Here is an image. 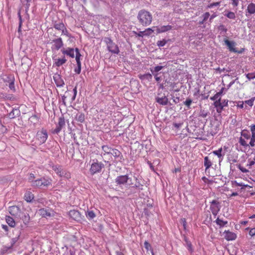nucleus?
<instances>
[{
  "label": "nucleus",
  "instance_id": "bb28decb",
  "mask_svg": "<svg viewBox=\"0 0 255 255\" xmlns=\"http://www.w3.org/2000/svg\"><path fill=\"white\" fill-rule=\"evenodd\" d=\"M5 220L7 224L11 227H14L15 226V222L14 219L10 216H6Z\"/></svg>",
  "mask_w": 255,
  "mask_h": 255
},
{
  "label": "nucleus",
  "instance_id": "412c9836",
  "mask_svg": "<svg viewBox=\"0 0 255 255\" xmlns=\"http://www.w3.org/2000/svg\"><path fill=\"white\" fill-rule=\"evenodd\" d=\"M65 122L64 118H60L58 120V125L55 129V132L56 133H59L61 131L62 128L65 126Z\"/></svg>",
  "mask_w": 255,
  "mask_h": 255
},
{
  "label": "nucleus",
  "instance_id": "ea45409f",
  "mask_svg": "<svg viewBox=\"0 0 255 255\" xmlns=\"http://www.w3.org/2000/svg\"><path fill=\"white\" fill-rule=\"evenodd\" d=\"M210 100L215 101H220L221 98V96L217 93L214 96L210 97Z\"/></svg>",
  "mask_w": 255,
  "mask_h": 255
},
{
  "label": "nucleus",
  "instance_id": "9d476101",
  "mask_svg": "<svg viewBox=\"0 0 255 255\" xmlns=\"http://www.w3.org/2000/svg\"><path fill=\"white\" fill-rule=\"evenodd\" d=\"M210 208L213 215L216 216L220 210L219 202L215 200H213L211 202Z\"/></svg>",
  "mask_w": 255,
  "mask_h": 255
},
{
  "label": "nucleus",
  "instance_id": "7ed1b4c3",
  "mask_svg": "<svg viewBox=\"0 0 255 255\" xmlns=\"http://www.w3.org/2000/svg\"><path fill=\"white\" fill-rule=\"evenodd\" d=\"M225 45L227 46L230 52L241 54L245 51V48H241L240 50H238L236 47V43L234 41H230L227 38H225L224 40Z\"/></svg>",
  "mask_w": 255,
  "mask_h": 255
},
{
  "label": "nucleus",
  "instance_id": "37998d69",
  "mask_svg": "<svg viewBox=\"0 0 255 255\" xmlns=\"http://www.w3.org/2000/svg\"><path fill=\"white\" fill-rule=\"evenodd\" d=\"M220 1L211 3L208 5V7L209 8H212L213 7L219 6L220 5Z\"/></svg>",
  "mask_w": 255,
  "mask_h": 255
},
{
  "label": "nucleus",
  "instance_id": "1a4fd4ad",
  "mask_svg": "<svg viewBox=\"0 0 255 255\" xmlns=\"http://www.w3.org/2000/svg\"><path fill=\"white\" fill-rule=\"evenodd\" d=\"M38 214L42 217L47 218L54 216L55 212L52 209L41 208L38 210Z\"/></svg>",
  "mask_w": 255,
  "mask_h": 255
},
{
  "label": "nucleus",
  "instance_id": "680f3d73",
  "mask_svg": "<svg viewBox=\"0 0 255 255\" xmlns=\"http://www.w3.org/2000/svg\"><path fill=\"white\" fill-rule=\"evenodd\" d=\"M64 177H66L67 178H70V173L69 172H66L65 171H64Z\"/></svg>",
  "mask_w": 255,
  "mask_h": 255
},
{
  "label": "nucleus",
  "instance_id": "a18cd8bd",
  "mask_svg": "<svg viewBox=\"0 0 255 255\" xmlns=\"http://www.w3.org/2000/svg\"><path fill=\"white\" fill-rule=\"evenodd\" d=\"M163 68V66H157L156 67H154V70H153L152 69H150V71H151V72L153 73V72H158V71H160L161 69H162V68Z\"/></svg>",
  "mask_w": 255,
  "mask_h": 255
},
{
  "label": "nucleus",
  "instance_id": "a211bd4d",
  "mask_svg": "<svg viewBox=\"0 0 255 255\" xmlns=\"http://www.w3.org/2000/svg\"><path fill=\"white\" fill-rule=\"evenodd\" d=\"M224 234H225V239L228 241H233L237 238V235L230 231H225Z\"/></svg>",
  "mask_w": 255,
  "mask_h": 255
},
{
  "label": "nucleus",
  "instance_id": "a878e982",
  "mask_svg": "<svg viewBox=\"0 0 255 255\" xmlns=\"http://www.w3.org/2000/svg\"><path fill=\"white\" fill-rule=\"evenodd\" d=\"M246 12L250 14H253L255 13V3L251 2L248 4L246 9Z\"/></svg>",
  "mask_w": 255,
  "mask_h": 255
},
{
  "label": "nucleus",
  "instance_id": "0e129e2a",
  "mask_svg": "<svg viewBox=\"0 0 255 255\" xmlns=\"http://www.w3.org/2000/svg\"><path fill=\"white\" fill-rule=\"evenodd\" d=\"M74 71L77 74H79L81 72V67H77L75 69Z\"/></svg>",
  "mask_w": 255,
  "mask_h": 255
},
{
  "label": "nucleus",
  "instance_id": "7c9ffc66",
  "mask_svg": "<svg viewBox=\"0 0 255 255\" xmlns=\"http://www.w3.org/2000/svg\"><path fill=\"white\" fill-rule=\"evenodd\" d=\"M209 115V112L207 110L201 109L199 113L198 117L201 118H206Z\"/></svg>",
  "mask_w": 255,
  "mask_h": 255
},
{
  "label": "nucleus",
  "instance_id": "39448f33",
  "mask_svg": "<svg viewBox=\"0 0 255 255\" xmlns=\"http://www.w3.org/2000/svg\"><path fill=\"white\" fill-rule=\"evenodd\" d=\"M36 139L39 145L45 143L48 137V134L46 129L42 128L37 131L36 135Z\"/></svg>",
  "mask_w": 255,
  "mask_h": 255
},
{
  "label": "nucleus",
  "instance_id": "79ce46f5",
  "mask_svg": "<svg viewBox=\"0 0 255 255\" xmlns=\"http://www.w3.org/2000/svg\"><path fill=\"white\" fill-rule=\"evenodd\" d=\"M167 43V41L165 39H163L162 40H159L157 42V45L159 47H162L164 46Z\"/></svg>",
  "mask_w": 255,
  "mask_h": 255
},
{
  "label": "nucleus",
  "instance_id": "c756f323",
  "mask_svg": "<svg viewBox=\"0 0 255 255\" xmlns=\"http://www.w3.org/2000/svg\"><path fill=\"white\" fill-rule=\"evenodd\" d=\"M54 79L58 87H62L64 84V81L61 79L59 75L54 77Z\"/></svg>",
  "mask_w": 255,
  "mask_h": 255
},
{
  "label": "nucleus",
  "instance_id": "338daca9",
  "mask_svg": "<svg viewBox=\"0 0 255 255\" xmlns=\"http://www.w3.org/2000/svg\"><path fill=\"white\" fill-rule=\"evenodd\" d=\"M15 111H17L16 110H15ZM15 111L14 110H12L9 114V116L10 117V118H14V113Z\"/></svg>",
  "mask_w": 255,
  "mask_h": 255
},
{
  "label": "nucleus",
  "instance_id": "9b49d317",
  "mask_svg": "<svg viewBox=\"0 0 255 255\" xmlns=\"http://www.w3.org/2000/svg\"><path fill=\"white\" fill-rule=\"evenodd\" d=\"M153 30L152 28H148L145 29L144 31H140L138 32L133 31V32L136 37H143V36H149L153 32Z\"/></svg>",
  "mask_w": 255,
  "mask_h": 255
},
{
  "label": "nucleus",
  "instance_id": "c9c22d12",
  "mask_svg": "<svg viewBox=\"0 0 255 255\" xmlns=\"http://www.w3.org/2000/svg\"><path fill=\"white\" fill-rule=\"evenodd\" d=\"M9 89L12 90V91H15V89L14 87V78H13L10 80V82L9 84Z\"/></svg>",
  "mask_w": 255,
  "mask_h": 255
},
{
  "label": "nucleus",
  "instance_id": "bf43d9fd",
  "mask_svg": "<svg viewBox=\"0 0 255 255\" xmlns=\"http://www.w3.org/2000/svg\"><path fill=\"white\" fill-rule=\"evenodd\" d=\"M248 162L249 163L248 165L249 166L250 168H251L252 166L255 164V158L254 159V160H251L250 159H249Z\"/></svg>",
  "mask_w": 255,
  "mask_h": 255
},
{
  "label": "nucleus",
  "instance_id": "052dcab7",
  "mask_svg": "<svg viewBox=\"0 0 255 255\" xmlns=\"http://www.w3.org/2000/svg\"><path fill=\"white\" fill-rule=\"evenodd\" d=\"M73 93H74V95H73V98H72V100H74L75 99V98L76 97V95H77V87H75L74 89H73Z\"/></svg>",
  "mask_w": 255,
  "mask_h": 255
},
{
  "label": "nucleus",
  "instance_id": "72a5a7b5",
  "mask_svg": "<svg viewBox=\"0 0 255 255\" xmlns=\"http://www.w3.org/2000/svg\"><path fill=\"white\" fill-rule=\"evenodd\" d=\"M152 76L151 74H149V73L145 74L143 75H141L139 76V78L141 80L146 79L148 80H151L152 79Z\"/></svg>",
  "mask_w": 255,
  "mask_h": 255
},
{
  "label": "nucleus",
  "instance_id": "de8ad7c7",
  "mask_svg": "<svg viewBox=\"0 0 255 255\" xmlns=\"http://www.w3.org/2000/svg\"><path fill=\"white\" fill-rule=\"evenodd\" d=\"M202 180L204 182V183L207 184H212L213 182V181L212 180H209L207 178H206L205 176H203L202 178Z\"/></svg>",
  "mask_w": 255,
  "mask_h": 255
},
{
  "label": "nucleus",
  "instance_id": "c03bdc74",
  "mask_svg": "<svg viewBox=\"0 0 255 255\" xmlns=\"http://www.w3.org/2000/svg\"><path fill=\"white\" fill-rule=\"evenodd\" d=\"M7 130V129L5 126H4L2 124L1 121H0V132L4 133Z\"/></svg>",
  "mask_w": 255,
  "mask_h": 255
},
{
  "label": "nucleus",
  "instance_id": "69168bd1",
  "mask_svg": "<svg viewBox=\"0 0 255 255\" xmlns=\"http://www.w3.org/2000/svg\"><path fill=\"white\" fill-rule=\"evenodd\" d=\"M250 145L252 147H254L255 145V141L253 140L252 138H251V140L250 142Z\"/></svg>",
  "mask_w": 255,
  "mask_h": 255
},
{
  "label": "nucleus",
  "instance_id": "5fc2aeb1",
  "mask_svg": "<svg viewBox=\"0 0 255 255\" xmlns=\"http://www.w3.org/2000/svg\"><path fill=\"white\" fill-rule=\"evenodd\" d=\"M210 16V13L209 12H205L203 15V19L204 21H206L209 17Z\"/></svg>",
  "mask_w": 255,
  "mask_h": 255
},
{
  "label": "nucleus",
  "instance_id": "2eb2a0df",
  "mask_svg": "<svg viewBox=\"0 0 255 255\" xmlns=\"http://www.w3.org/2000/svg\"><path fill=\"white\" fill-rule=\"evenodd\" d=\"M8 212L12 216L15 217L19 216L20 209L18 206H12L8 208Z\"/></svg>",
  "mask_w": 255,
  "mask_h": 255
},
{
  "label": "nucleus",
  "instance_id": "4d7b16f0",
  "mask_svg": "<svg viewBox=\"0 0 255 255\" xmlns=\"http://www.w3.org/2000/svg\"><path fill=\"white\" fill-rule=\"evenodd\" d=\"M187 248L190 253H192L193 252L192 246L190 242L187 243Z\"/></svg>",
  "mask_w": 255,
  "mask_h": 255
},
{
  "label": "nucleus",
  "instance_id": "864d4df0",
  "mask_svg": "<svg viewBox=\"0 0 255 255\" xmlns=\"http://www.w3.org/2000/svg\"><path fill=\"white\" fill-rule=\"evenodd\" d=\"M144 248L147 251L150 250V249H151V248L150 244L147 241H145L144 242Z\"/></svg>",
  "mask_w": 255,
  "mask_h": 255
},
{
  "label": "nucleus",
  "instance_id": "ddd939ff",
  "mask_svg": "<svg viewBox=\"0 0 255 255\" xmlns=\"http://www.w3.org/2000/svg\"><path fill=\"white\" fill-rule=\"evenodd\" d=\"M153 29L155 30L157 34L169 31L172 29V26L169 25H164L160 27L153 26Z\"/></svg>",
  "mask_w": 255,
  "mask_h": 255
},
{
  "label": "nucleus",
  "instance_id": "f3484780",
  "mask_svg": "<svg viewBox=\"0 0 255 255\" xmlns=\"http://www.w3.org/2000/svg\"><path fill=\"white\" fill-rule=\"evenodd\" d=\"M204 165L205 166V173L207 175L210 176L209 168L212 166V160L208 156L204 157Z\"/></svg>",
  "mask_w": 255,
  "mask_h": 255
},
{
  "label": "nucleus",
  "instance_id": "2f4dec72",
  "mask_svg": "<svg viewBox=\"0 0 255 255\" xmlns=\"http://www.w3.org/2000/svg\"><path fill=\"white\" fill-rule=\"evenodd\" d=\"M76 120L80 123H83L85 121V115L83 113L77 115L76 117Z\"/></svg>",
  "mask_w": 255,
  "mask_h": 255
},
{
  "label": "nucleus",
  "instance_id": "4468645a",
  "mask_svg": "<svg viewBox=\"0 0 255 255\" xmlns=\"http://www.w3.org/2000/svg\"><path fill=\"white\" fill-rule=\"evenodd\" d=\"M160 94H158V96L156 98V101L160 105L162 106L167 105L168 103V99L167 97L163 94L160 97Z\"/></svg>",
  "mask_w": 255,
  "mask_h": 255
},
{
  "label": "nucleus",
  "instance_id": "3c124183",
  "mask_svg": "<svg viewBox=\"0 0 255 255\" xmlns=\"http://www.w3.org/2000/svg\"><path fill=\"white\" fill-rule=\"evenodd\" d=\"M249 229H250L249 235L251 237H253V236H255V228L250 229L249 228H247L246 229V230H249Z\"/></svg>",
  "mask_w": 255,
  "mask_h": 255
},
{
  "label": "nucleus",
  "instance_id": "393cba45",
  "mask_svg": "<svg viewBox=\"0 0 255 255\" xmlns=\"http://www.w3.org/2000/svg\"><path fill=\"white\" fill-rule=\"evenodd\" d=\"M102 149L103 151L101 153V155L103 156H105L107 154H111V152L112 151L113 148H112L111 147H110L107 145H103L102 146Z\"/></svg>",
  "mask_w": 255,
  "mask_h": 255
},
{
  "label": "nucleus",
  "instance_id": "58836bf2",
  "mask_svg": "<svg viewBox=\"0 0 255 255\" xmlns=\"http://www.w3.org/2000/svg\"><path fill=\"white\" fill-rule=\"evenodd\" d=\"M18 17H19V25H18V31L19 33H21V26L22 24V17L20 14V13H18Z\"/></svg>",
  "mask_w": 255,
  "mask_h": 255
},
{
  "label": "nucleus",
  "instance_id": "20e7f679",
  "mask_svg": "<svg viewBox=\"0 0 255 255\" xmlns=\"http://www.w3.org/2000/svg\"><path fill=\"white\" fill-rule=\"evenodd\" d=\"M104 41L106 43L109 51L113 54H118L120 52L119 48L112 40L109 37L105 38Z\"/></svg>",
  "mask_w": 255,
  "mask_h": 255
},
{
  "label": "nucleus",
  "instance_id": "603ef678",
  "mask_svg": "<svg viewBox=\"0 0 255 255\" xmlns=\"http://www.w3.org/2000/svg\"><path fill=\"white\" fill-rule=\"evenodd\" d=\"M192 102V101L190 99H187L184 102V104L185 105H186L188 108L190 107L191 103Z\"/></svg>",
  "mask_w": 255,
  "mask_h": 255
},
{
  "label": "nucleus",
  "instance_id": "09e8293b",
  "mask_svg": "<svg viewBox=\"0 0 255 255\" xmlns=\"http://www.w3.org/2000/svg\"><path fill=\"white\" fill-rule=\"evenodd\" d=\"M254 101V98L251 99L250 100L245 101V103L248 104L250 107H252L253 105Z\"/></svg>",
  "mask_w": 255,
  "mask_h": 255
},
{
  "label": "nucleus",
  "instance_id": "6e6d98bb",
  "mask_svg": "<svg viewBox=\"0 0 255 255\" xmlns=\"http://www.w3.org/2000/svg\"><path fill=\"white\" fill-rule=\"evenodd\" d=\"M240 143L243 146H247L248 144L246 140L242 138H241L239 141Z\"/></svg>",
  "mask_w": 255,
  "mask_h": 255
},
{
  "label": "nucleus",
  "instance_id": "13d9d810",
  "mask_svg": "<svg viewBox=\"0 0 255 255\" xmlns=\"http://www.w3.org/2000/svg\"><path fill=\"white\" fill-rule=\"evenodd\" d=\"M239 168L243 173H247L249 172V170L248 169L241 165L239 166Z\"/></svg>",
  "mask_w": 255,
  "mask_h": 255
},
{
  "label": "nucleus",
  "instance_id": "a19ab883",
  "mask_svg": "<svg viewBox=\"0 0 255 255\" xmlns=\"http://www.w3.org/2000/svg\"><path fill=\"white\" fill-rule=\"evenodd\" d=\"M86 216L87 218L92 219L95 217V214L93 211H91L88 212L87 214H86Z\"/></svg>",
  "mask_w": 255,
  "mask_h": 255
},
{
  "label": "nucleus",
  "instance_id": "4c0bfd02",
  "mask_svg": "<svg viewBox=\"0 0 255 255\" xmlns=\"http://www.w3.org/2000/svg\"><path fill=\"white\" fill-rule=\"evenodd\" d=\"M241 0H230V3L233 7H237L239 5V2Z\"/></svg>",
  "mask_w": 255,
  "mask_h": 255
},
{
  "label": "nucleus",
  "instance_id": "423d86ee",
  "mask_svg": "<svg viewBox=\"0 0 255 255\" xmlns=\"http://www.w3.org/2000/svg\"><path fill=\"white\" fill-rule=\"evenodd\" d=\"M52 180L51 179L40 178L32 181V185L33 186L41 187L48 186L51 185Z\"/></svg>",
  "mask_w": 255,
  "mask_h": 255
},
{
  "label": "nucleus",
  "instance_id": "6e6552de",
  "mask_svg": "<svg viewBox=\"0 0 255 255\" xmlns=\"http://www.w3.org/2000/svg\"><path fill=\"white\" fill-rule=\"evenodd\" d=\"M228 105V100L227 99H225L223 100H220V101H215L214 103V106L216 108L217 112L218 113H221L223 108L225 107H227Z\"/></svg>",
  "mask_w": 255,
  "mask_h": 255
},
{
  "label": "nucleus",
  "instance_id": "8fccbe9b",
  "mask_svg": "<svg viewBox=\"0 0 255 255\" xmlns=\"http://www.w3.org/2000/svg\"><path fill=\"white\" fill-rule=\"evenodd\" d=\"M246 77L249 80L255 78V74L253 73H248L246 74Z\"/></svg>",
  "mask_w": 255,
  "mask_h": 255
},
{
  "label": "nucleus",
  "instance_id": "f8f14e48",
  "mask_svg": "<svg viewBox=\"0 0 255 255\" xmlns=\"http://www.w3.org/2000/svg\"><path fill=\"white\" fill-rule=\"evenodd\" d=\"M68 215L71 219L76 221H79L81 219V215L80 213L77 210H70L69 212Z\"/></svg>",
  "mask_w": 255,
  "mask_h": 255
},
{
  "label": "nucleus",
  "instance_id": "c85d7f7f",
  "mask_svg": "<svg viewBox=\"0 0 255 255\" xmlns=\"http://www.w3.org/2000/svg\"><path fill=\"white\" fill-rule=\"evenodd\" d=\"M215 222L219 226L220 228L224 227L228 224L227 221L222 220L219 218H217L215 221Z\"/></svg>",
  "mask_w": 255,
  "mask_h": 255
},
{
  "label": "nucleus",
  "instance_id": "774afa93",
  "mask_svg": "<svg viewBox=\"0 0 255 255\" xmlns=\"http://www.w3.org/2000/svg\"><path fill=\"white\" fill-rule=\"evenodd\" d=\"M34 178H35V176H34V174H33V173H30V174H29V178H28V179H29V180H32L34 179Z\"/></svg>",
  "mask_w": 255,
  "mask_h": 255
},
{
  "label": "nucleus",
  "instance_id": "4be33fe9",
  "mask_svg": "<svg viewBox=\"0 0 255 255\" xmlns=\"http://www.w3.org/2000/svg\"><path fill=\"white\" fill-rule=\"evenodd\" d=\"M111 154L120 161L124 159L122 153L117 149L113 148Z\"/></svg>",
  "mask_w": 255,
  "mask_h": 255
},
{
  "label": "nucleus",
  "instance_id": "b1692460",
  "mask_svg": "<svg viewBox=\"0 0 255 255\" xmlns=\"http://www.w3.org/2000/svg\"><path fill=\"white\" fill-rule=\"evenodd\" d=\"M67 61V59L65 58V57L64 56L61 58H57L55 59V61L54 63V66L56 67H60L65 64Z\"/></svg>",
  "mask_w": 255,
  "mask_h": 255
},
{
  "label": "nucleus",
  "instance_id": "dca6fc26",
  "mask_svg": "<svg viewBox=\"0 0 255 255\" xmlns=\"http://www.w3.org/2000/svg\"><path fill=\"white\" fill-rule=\"evenodd\" d=\"M61 51L64 55L69 56L70 57L74 58L75 57L74 49L70 47L61 49Z\"/></svg>",
  "mask_w": 255,
  "mask_h": 255
},
{
  "label": "nucleus",
  "instance_id": "0eeeda50",
  "mask_svg": "<svg viewBox=\"0 0 255 255\" xmlns=\"http://www.w3.org/2000/svg\"><path fill=\"white\" fill-rule=\"evenodd\" d=\"M53 27L55 29L60 31L61 32V35H64L68 37H71L70 33L68 32L63 22L55 23Z\"/></svg>",
  "mask_w": 255,
  "mask_h": 255
},
{
  "label": "nucleus",
  "instance_id": "cd10ccee",
  "mask_svg": "<svg viewBox=\"0 0 255 255\" xmlns=\"http://www.w3.org/2000/svg\"><path fill=\"white\" fill-rule=\"evenodd\" d=\"M24 198L27 202H30L34 199V195L31 192H27L24 194Z\"/></svg>",
  "mask_w": 255,
  "mask_h": 255
},
{
  "label": "nucleus",
  "instance_id": "f704fd0d",
  "mask_svg": "<svg viewBox=\"0 0 255 255\" xmlns=\"http://www.w3.org/2000/svg\"><path fill=\"white\" fill-rule=\"evenodd\" d=\"M225 15L228 18L232 19H234L236 18L235 13L232 11H228L225 14Z\"/></svg>",
  "mask_w": 255,
  "mask_h": 255
},
{
  "label": "nucleus",
  "instance_id": "f03ea898",
  "mask_svg": "<svg viewBox=\"0 0 255 255\" xmlns=\"http://www.w3.org/2000/svg\"><path fill=\"white\" fill-rule=\"evenodd\" d=\"M104 167V164L102 162H99L97 160L94 161L91 165L89 169L90 174L93 175L96 173L101 172L103 168Z\"/></svg>",
  "mask_w": 255,
  "mask_h": 255
},
{
  "label": "nucleus",
  "instance_id": "5701e85b",
  "mask_svg": "<svg viewBox=\"0 0 255 255\" xmlns=\"http://www.w3.org/2000/svg\"><path fill=\"white\" fill-rule=\"evenodd\" d=\"M52 169L56 173V174L60 177L64 176V171L61 168V166L58 165L52 164L51 166Z\"/></svg>",
  "mask_w": 255,
  "mask_h": 255
},
{
  "label": "nucleus",
  "instance_id": "6ab92c4d",
  "mask_svg": "<svg viewBox=\"0 0 255 255\" xmlns=\"http://www.w3.org/2000/svg\"><path fill=\"white\" fill-rule=\"evenodd\" d=\"M54 44L53 48L56 50H58L63 46V42L61 38H58L53 40Z\"/></svg>",
  "mask_w": 255,
  "mask_h": 255
},
{
  "label": "nucleus",
  "instance_id": "aec40b11",
  "mask_svg": "<svg viewBox=\"0 0 255 255\" xmlns=\"http://www.w3.org/2000/svg\"><path fill=\"white\" fill-rule=\"evenodd\" d=\"M128 178L127 175L118 176L116 179V182L119 185H124L128 181Z\"/></svg>",
  "mask_w": 255,
  "mask_h": 255
},
{
  "label": "nucleus",
  "instance_id": "49530a36",
  "mask_svg": "<svg viewBox=\"0 0 255 255\" xmlns=\"http://www.w3.org/2000/svg\"><path fill=\"white\" fill-rule=\"evenodd\" d=\"M218 29L221 32H224L225 33H226L228 30L227 28L225 26V25L223 24L220 25L218 27Z\"/></svg>",
  "mask_w": 255,
  "mask_h": 255
},
{
  "label": "nucleus",
  "instance_id": "e433bc0d",
  "mask_svg": "<svg viewBox=\"0 0 255 255\" xmlns=\"http://www.w3.org/2000/svg\"><path fill=\"white\" fill-rule=\"evenodd\" d=\"M75 52H76V56H75V59L76 62H80V58L81 56V55L79 52V50L78 48H75Z\"/></svg>",
  "mask_w": 255,
  "mask_h": 255
},
{
  "label": "nucleus",
  "instance_id": "f257e3e1",
  "mask_svg": "<svg viewBox=\"0 0 255 255\" xmlns=\"http://www.w3.org/2000/svg\"><path fill=\"white\" fill-rule=\"evenodd\" d=\"M137 17L140 24L143 26L149 25L152 21L151 13L144 9L139 11Z\"/></svg>",
  "mask_w": 255,
  "mask_h": 255
},
{
  "label": "nucleus",
  "instance_id": "e2e57ef3",
  "mask_svg": "<svg viewBox=\"0 0 255 255\" xmlns=\"http://www.w3.org/2000/svg\"><path fill=\"white\" fill-rule=\"evenodd\" d=\"M250 130L253 132H255V125H252L250 126Z\"/></svg>",
  "mask_w": 255,
  "mask_h": 255
},
{
  "label": "nucleus",
  "instance_id": "473e14b6",
  "mask_svg": "<svg viewBox=\"0 0 255 255\" xmlns=\"http://www.w3.org/2000/svg\"><path fill=\"white\" fill-rule=\"evenodd\" d=\"M222 148H220L217 150H214L213 151V153L216 155H217L219 158L223 157V155L222 154Z\"/></svg>",
  "mask_w": 255,
  "mask_h": 255
}]
</instances>
